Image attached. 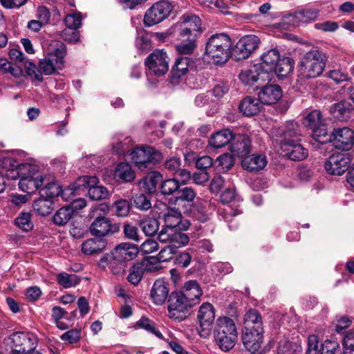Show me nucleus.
I'll use <instances>...</instances> for the list:
<instances>
[{"label":"nucleus","mask_w":354,"mask_h":354,"mask_svg":"<svg viewBox=\"0 0 354 354\" xmlns=\"http://www.w3.org/2000/svg\"><path fill=\"white\" fill-rule=\"evenodd\" d=\"M165 227L158 234V239L160 242H171L174 246L183 247L188 244L189 236L180 230H186L189 227L188 222L182 223V214L176 208L167 210L164 214Z\"/></svg>","instance_id":"obj_1"},{"label":"nucleus","mask_w":354,"mask_h":354,"mask_svg":"<svg viewBox=\"0 0 354 354\" xmlns=\"http://www.w3.org/2000/svg\"><path fill=\"white\" fill-rule=\"evenodd\" d=\"M264 326L261 313L254 308L248 310L243 318L242 342L245 348L254 353L259 350L263 341Z\"/></svg>","instance_id":"obj_2"},{"label":"nucleus","mask_w":354,"mask_h":354,"mask_svg":"<svg viewBox=\"0 0 354 354\" xmlns=\"http://www.w3.org/2000/svg\"><path fill=\"white\" fill-rule=\"evenodd\" d=\"M232 46V41L228 35H212L206 42L205 53L214 64L223 65L233 55Z\"/></svg>","instance_id":"obj_3"},{"label":"nucleus","mask_w":354,"mask_h":354,"mask_svg":"<svg viewBox=\"0 0 354 354\" xmlns=\"http://www.w3.org/2000/svg\"><path fill=\"white\" fill-rule=\"evenodd\" d=\"M326 55L314 49L306 53L300 59L298 77L300 80H309L319 77L326 65Z\"/></svg>","instance_id":"obj_4"},{"label":"nucleus","mask_w":354,"mask_h":354,"mask_svg":"<svg viewBox=\"0 0 354 354\" xmlns=\"http://www.w3.org/2000/svg\"><path fill=\"white\" fill-rule=\"evenodd\" d=\"M213 333L216 344L223 351L231 350L237 342L236 326L234 320L229 317L218 318Z\"/></svg>","instance_id":"obj_5"},{"label":"nucleus","mask_w":354,"mask_h":354,"mask_svg":"<svg viewBox=\"0 0 354 354\" xmlns=\"http://www.w3.org/2000/svg\"><path fill=\"white\" fill-rule=\"evenodd\" d=\"M131 160L136 167L147 171L162 159V153L154 148L148 146L135 147L130 153Z\"/></svg>","instance_id":"obj_6"},{"label":"nucleus","mask_w":354,"mask_h":354,"mask_svg":"<svg viewBox=\"0 0 354 354\" xmlns=\"http://www.w3.org/2000/svg\"><path fill=\"white\" fill-rule=\"evenodd\" d=\"M18 185L21 191L28 194L34 193L41 187L42 192L58 189L56 183L48 182L46 177L40 174L35 166L32 171H26V174L22 176Z\"/></svg>","instance_id":"obj_7"},{"label":"nucleus","mask_w":354,"mask_h":354,"mask_svg":"<svg viewBox=\"0 0 354 354\" xmlns=\"http://www.w3.org/2000/svg\"><path fill=\"white\" fill-rule=\"evenodd\" d=\"M56 48L39 62V70L45 75H48L57 70H61L64 66V57L66 55V47L61 41L56 43Z\"/></svg>","instance_id":"obj_8"},{"label":"nucleus","mask_w":354,"mask_h":354,"mask_svg":"<svg viewBox=\"0 0 354 354\" xmlns=\"http://www.w3.org/2000/svg\"><path fill=\"white\" fill-rule=\"evenodd\" d=\"M194 306H195L180 291L172 292L168 300L169 317L182 321L187 317Z\"/></svg>","instance_id":"obj_9"},{"label":"nucleus","mask_w":354,"mask_h":354,"mask_svg":"<svg viewBox=\"0 0 354 354\" xmlns=\"http://www.w3.org/2000/svg\"><path fill=\"white\" fill-rule=\"evenodd\" d=\"M172 10L173 6L169 1L161 0L155 3L145 15V26H152L162 21L170 15Z\"/></svg>","instance_id":"obj_10"},{"label":"nucleus","mask_w":354,"mask_h":354,"mask_svg":"<svg viewBox=\"0 0 354 354\" xmlns=\"http://www.w3.org/2000/svg\"><path fill=\"white\" fill-rule=\"evenodd\" d=\"M0 168L3 170L0 171V175H3L9 179H17L26 174V171H32L33 165L29 163L19 164L13 158H3L0 160Z\"/></svg>","instance_id":"obj_11"},{"label":"nucleus","mask_w":354,"mask_h":354,"mask_svg":"<svg viewBox=\"0 0 354 354\" xmlns=\"http://www.w3.org/2000/svg\"><path fill=\"white\" fill-rule=\"evenodd\" d=\"M148 75L163 76L169 69L168 57L166 52L155 50L145 60Z\"/></svg>","instance_id":"obj_12"},{"label":"nucleus","mask_w":354,"mask_h":354,"mask_svg":"<svg viewBox=\"0 0 354 354\" xmlns=\"http://www.w3.org/2000/svg\"><path fill=\"white\" fill-rule=\"evenodd\" d=\"M120 230L118 224L104 216H97L89 226L90 233L95 237L111 236Z\"/></svg>","instance_id":"obj_13"},{"label":"nucleus","mask_w":354,"mask_h":354,"mask_svg":"<svg viewBox=\"0 0 354 354\" xmlns=\"http://www.w3.org/2000/svg\"><path fill=\"white\" fill-rule=\"evenodd\" d=\"M330 142L337 149L351 150L354 146V129L347 127L334 128L330 133Z\"/></svg>","instance_id":"obj_14"},{"label":"nucleus","mask_w":354,"mask_h":354,"mask_svg":"<svg viewBox=\"0 0 354 354\" xmlns=\"http://www.w3.org/2000/svg\"><path fill=\"white\" fill-rule=\"evenodd\" d=\"M319 15L316 8H308L288 14L282 17V24L288 26H299L315 21Z\"/></svg>","instance_id":"obj_15"},{"label":"nucleus","mask_w":354,"mask_h":354,"mask_svg":"<svg viewBox=\"0 0 354 354\" xmlns=\"http://www.w3.org/2000/svg\"><path fill=\"white\" fill-rule=\"evenodd\" d=\"M260 39L254 35L243 37L236 43L233 49V56L236 60L248 58L259 47Z\"/></svg>","instance_id":"obj_16"},{"label":"nucleus","mask_w":354,"mask_h":354,"mask_svg":"<svg viewBox=\"0 0 354 354\" xmlns=\"http://www.w3.org/2000/svg\"><path fill=\"white\" fill-rule=\"evenodd\" d=\"M351 162L348 153L338 152L329 156L325 162L324 167L329 174L341 176L348 170Z\"/></svg>","instance_id":"obj_17"},{"label":"nucleus","mask_w":354,"mask_h":354,"mask_svg":"<svg viewBox=\"0 0 354 354\" xmlns=\"http://www.w3.org/2000/svg\"><path fill=\"white\" fill-rule=\"evenodd\" d=\"M180 38H197L202 32V22L199 17L193 14H184L180 17Z\"/></svg>","instance_id":"obj_18"},{"label":"nucleus","mask_w":354,"mask_h":354,"mask_svg":"<svg viewBox=\"0 0 354 354\" xmlns=\"http://www.w3.org/2000/svg\"><path fill=\"white\" fill-rule=\"evenodd\" d=\"M12 354H26L35 348V339L30 333L17 332L12 337Z\"/></svg>","instance_id":"obj_19"},{"label":"nucleus","mask_w":354,"mask_h":354,"mask_svg":"<svg viewBox=\"0 0 354 354\" xmlns=\"http://www.w3.org/2000/svg\"><path fill=\"white\" fill-rule=\"evenodd\" d=\"M62 192L59 190V188L57 189H53L46 190L45 194L48 196V198H39L35 200L32 204L34 211L41 216H46L50 214L54 209V203L51 198L59 194L62 195Z\"/></svg>","instance_id":"obj_20"},{"label":"nucleus","mask_w":354,"mask_h":354,"mask_svg":"<svg viewBox=\"0 0 354 354\" xmlns=\"http://www.w3.org/2000/svg\"><path fill=\"white\" fill-rule=\"evenodd\" d=\"M139 250L138 246L130 243H122L117 245L111 252L113 257L124 263L135 259Z\"/></svg>","instance_id":"obj_21"},{"label":"nucleus","mask_w":354,"mask_h":354,"mask_svg":"<svg viewBox=\"0 0 354 354\" xmlns=\"http://www.w3.org/2000/svg\"><path fill=\"white\" fill-rule=\"evenodd\" d=\"M251 140L246 134L234 135L230 146L231 151L236 156L243 157L250 153Z\"/></svg>","instance_id":"obj_22"},{"label":"nucleus","mask_w":354,"mask_h":354,"mask_svg":"<svg viewBox=\"0 0 354 354\" xmlns=\"http://www.w3.org/2000/svg\"><path fill=\"white\" fill-rule=\"evenodd\" d=\"M240 80L246 85H252L258 80L265 81L270 79L269 72H264L260 67L243 70L239 74Z\"/></svg>","instance_id":"obj_23"},{"label":"nucleus","mask_w":354,"mask_h":354,"mask_svg":"<svg viewBox=\"0 0 354 354\" xmlns=\"http://www.w3.org/2000/svg\"><path fill=\"white\" fill-rule=\"evenodd\" d=\"M280 148L281 155L292 160H303L308 156V151L299 142L285 143Z\"/></svg>","instance_id":"obj_24"},{"label":"nucleus","mask_w":354,"mask_h":354,"mask_svg":"<svg viewBox=\"0 0 354 354\" xmlns=\"http://www.w3.org/2000/svg\"><path fill=\"white\" fill-rule=\"evenodd\" d=\"M169 292V283L162 279L155 281L151 290V297L156 305H162L166 301Z\"/></svg>","instance_id":"obj_25"},{"label":"nucleus","mask_w":354,"mask_h":354,"mask_svg":"<svg viewBox=\"0 0 354 354\" xmlns=\"http://www.w3.org/2000/svg\"><path fill=\"white\" fill-rule=\"evenodd\" d=\"M98 183V178L93 176H82L79 178L75 183L74 185H73L71 187H68L67 189H65L62 192V197L64 198L66 195H75V192L77 190H88L90 187H94L97 186V184Z\"/></svg>","instance_id":"obj_26"},{"label":"nucleus","mask_w":354,"mask_h":354,"mask_svg":"<svg viewBox=\"0 0 354 354\" xmlns=\"http://www.w3.org/2000/svg\"><path fill=\"white\" fill-rule=\"evenodd\" d=\"M180 291L184 296L187 297L189 301L194 306L200 303L201 297L203 293L201 286L195 280H189L185 282Z\"/></svg>","instance_id":"obj_27"},{"label":"nucleus","mask_w":354,"mask_h":354,"mask_svg":"<svg viewBox=\"0 0 354 354\" xmlns=\"http://www.w3.org/2000/svg\"><path fill=\"white\" fill-rule=\"evenodd\" d=\"M281 91L278 85H267L259 93V100L261 104H272L281 97Z\"/></svg>","instance_id":"obj_28"},{"label":"nucleus","mask_w":354,"mask_h":354,"mask_svg":"<svg viewBox=\"0 0 354 354\" xmlns=\"http://www.w3.org/2000/svg\"><path fill=\"white\" fill-rule=\"evenodd\" d=\"M162 175L159 172H152L137 183L141 192L151 194L156 191L157 185L161 181Z\"/></svg>","instance_id":"obj_29"},{"label":"nucleus","mask_w":354,"mask_h":354,"mask_svg":"<svg viewBox=\"0 0 354 354\" xmlns=\"http://www.w3.org/2000/svg\"><path fill=\"white\" fill-rule=\"evenodd\" d=\"M198 319L203 330L208 329L215 319L214 308L209 303H203L198 312Z\"/></svg>","instance_id":"obj_30"},{"label":"nucleus","mask_w":354,"mask_h":354,"mask_svg":"<svg viewBox=\"0 0 354 354\" xmlns=\"http://www.w3.org/2000/svg\"><path fill=\"white\" fill-rule=\"evenodd\" d=\"M261 109V103L259 98L250 96L244 97L239 105V110L243 115L250 117L257 114Z\"/></svg>","instance_id":"obj_31"},{"label":"nucleus","mask_w":354,"mask_h":354,"mask_svg":"<svg viewBox=\"0 0 354 354\" xmlns=\"http://www.w3.org/2000/svg\"><path fill=\"white\" fill-rule=\"evenodd\" d=\"M107 241L104 239L92 238L86 240L82 244V251L87 255L101 253L105 250Z\"/></svg>","instance_id":"obj_32"},{"label":"nucleus","mask_w":354,"mask_h":354,"mask_svg":"<svg viewBox=\"0 0 354 354\" xmlns=\"http://www.w3.org/2000/svg\"><path fill=\"white\" fill-rule=\"evenodd\" d=\"M213 210L210 203L204 200H198L192 206L191 213L196 219L200 222H205L209 218V215Z\"/></svg>","instance_id":"obj_33"},{"label":"nucleus","mask_w":354,"mask_h":354,"mask_svg":"<svg viewBox=\"0 0 354 354\" xmlns=\"http://www.w3.org/2000/svg\"><path fill=\"white\" fill-rule=\"evenodd\" d=\"M300 142V133L299 124L295 122H290L286 124V129L281 134L280 140V147L282 145L292 144Z\"/></svg>","instance_id":"obj_34"},{"label":"nucleus","mask_w":354,"mask_h":354,"mask_svg":"<svg viewBox=\"0 0 354 354\" xmlns=\"http://www.w3.org/2000/svg\"><path fill=\"white\" fill-rule=\"evenodd\" d=\"M267 158L263 154H252L245 156L242 160V166L244 169L252 171L263 169L267 165Z\"/></svg>","instance_id":"obj_35"},{"label":"nucleus","mask_w":354,"mask_h":354,"mask_svg":"<svg viewBox=\"0 0 354 354\" xmlns=\"http://www.w3.org/2000/svg\"><path fill=\"white\" fill-rule=\"evenodd\" d=\"M233 138V133L229 129H222L212 135L209 145L213 148H221L230 143Z\"/></svg>","instance_id":"obj_36"},{"label":"nucleus","mask_w":354,"mask_h":354,"mask_svg":"<svg viewBox=\"0 0 354 354\" xmlns=\"http://www.w3.org/2000/svg\"><path fill=\"white\" fill-rule=\"evenodd\" d=\"M135 177V172L129 163L120 162L115 167L114 178L117 182H131L134 180Z\"/></svg>","instance_id":"obj_37"},{"label":"nucleus","mask_w":354,"mask_h":354,"mask_svg":"<svg viewBox=\"0 0 354 354\" xmlns=\"http://www.w3.org/2000/svg\"><path fill=\"white\" fill-rule=\"evenodd\" d=\"M103 263H106L109 266L111 272L115 275L123 274L125 271V263L115 259L111 253L106 254L100 259V264L102 265Z\"/></svg>","instance_id":"obj_38"},{"label":"nucleus","mask_w":354,"mask_h":354,"mask_svg":"<svg viewBox=\"0 0 354 354\" xmlns=\"http://www.w3.org/2000/svg\"><path fill=\"white\" fill-rule=\"evenodd\" d=\"M293 61L289 57H283L279 58V60L276 63L272 71L279 77H286L293 69Z\"/></svg>","instance_id":"obj_39"},{"label":"nucleus","mask_w":354,"mask_h":354,"mask_svg":"<svg viewBox=\"0 0 354 354\" xmlns=\"http://www.w3.org/2000/svg\"><path fill=\"white\" fill-rule=\"evenodd\" d=\"M139 225L146 236H153L158 231L160 223L156 218L145 217L140 221Z\"/></svg>","instance_id":"obj_40"},{"label":"nucleus","mask_w":354,"mask_h":354,"mask_svg":"<svg viewBox=\"0 0 354 354\" xmlns=\"http://www.w3.org/2000/svg\"><path fill=\"white\" fill-rule=\"evenodd\" d=\"M57 283L64 288H70L80 283V278L75 274H68L65 272L58 273L56 276Z\"/></svg>","instance_id":"obj_41"},{"label":"nucleus","mask_w":354,"mask_h":354,"mask_svg":"<svg viewBox=\"0 0 354 354\" xmlns=\"http://www.w3.org/2000/svg\"><path fill=\"white\" fill-rule=\"evenodd\" d=\"M145 270V264L143 262L134 263L129 269L127 280L133 285H137L140 281Z\"/></svg>","instance_id":"obj_42"},{"label":"nucleus","mask_w":354,"mask_h":354,"mask_svg":"<svg viewBox=\"0 0 354 354\" xmlns=\"http://www.w3.org/2000/svg\"><path fill=\"white\" fill-rule=\"evenodd\" d=\"M279 52L276 48H272L263 53L261 57L263 64L267 67L266 72L272 71L273 67L279 60Z\"/></svg>","instance_id":"obj_43"},{"label":"nucleus","mask_w":354,"mask_h":354,"mask_svg":"<svg viewBox=\"0 0 354 354\" xmlns=\"http://www.w3.org/2000/svg\"><path fill=\"white\" fill-rule=\"evenodd\" d=\"M73 209L70 205L60 208L53 216V221L57 225L63 226L71 218Z\"/></svg>","instance_id":"obj_44"},{"label":"nucleus","mask_w":354,"mask_h":354,"mask_svg":"<svg viewBox=\"0 0 354 354\" xmlns=\"http://www.w3.org/2000/svg\"><path fill=\"white\" fill-rule=\"evenodd\" d=\"M325 122L322 118V114L319 110H313L308 113L303 120V124L305 127L312 129Z\"/></svg>","instance_id":"obj_45"},{"label":"nucleus","mask_w":354,"mask_h":354,"mask_svg":"<svg viewBox=\"0 0 354 354\" xmlns=\"http://www.w3.org/2000/svg\"><path fill=\"white\" fill-rule=\"evenodd\" d=\"M189 58L181 57L176 59L172 68V79H178L188 71Z\"/></svg>","instance_id":"obj_46"},{"label":"nucleus","mask_w":354,"mask_h":354,"mask_svg":"<svg viewBox=\"0 0 354 354\" xmlns=\"http://www.w3.org/2000/svg\"><path fill=\"white\" fill-rule=\"evenodd\" d=\"M312 136L313 139L319 143L324 144L330 142V134H328L325 122L312 129Z\"/></svg>","instance_id":"obj_47"},{"label":"nucleus","mask_w":354,"mask_h":354,"mask_svg":"<svg viewBox=\"0 0 354 354\" xmlns=\"http://www.w3.org/2000/svg\"><path fill=\"white\" fill-rule=\"evenodd\" d=\"M180 181L176 178H168L162 181L160 185V192L163 195H171L179 190Z\"/></svg>","instance_id":"obj_48"},{"label":"nucleus","mask_w":354,"mask_h":354,"mask_svg":"<svg viewBox=\"0 0 354 354\" xmlns=\"http://www.w3.org/2000/svg\"><path fill=\"white\" fill-rule=\"evenodd\" d=\"M182 41L186 42H182L176 46V50L180 55H191L194 53L196 48V38H180Z\"/></svg>","instance_id":"obj_49"},{"label":"nucleus","mask_w":354,"mask_h":354,"mask_svg":"<svg viewBox=\"0 0 354 354\" xmlns=\"http://www.w3.org/2000/svg\"><path fill=\"white\" fill-rule=\"evenodd\" d=\"M133 203L136 208L147 211L151 207V196L144 192L136 194L133 199Z\"/></svg>","instance_id":"obj_50"},{"label":"nucleus","mask_w":354,"mask_h":354,"mask_svg":"<svg viewBox=\"0 0 354 354\" xmlns=\"http://www.w3.org/2000/svg\"><path fill=\"white\" fill-rule=\"evenodd\" d=\"M30 214L28 212H21L15 218V223L24 231L28 232L33 227L30 220Z\"/></svg>","instance_id":"obj_51"},{"label":"nucleus","mask_w":354,"mask_h":354,"mask_svg":"<svg viewBox=\"0 0 354 354\" xmlns=\"http://www.w3.org/2000/svg\"><path fill=\"white\" fill-rule=\"evenodd\" d=\"M137 326L146 330L147 331L151 333L158 338H162V333L156 328L154 323L147 317H142L136 323Z\"/></svg>","instance_id":"obj_52"},{"label":"nucleus","mask_w":354,"mask_h":354,"mask_svg":"<svg viewBox=\"0 0 354 354\" xmlns=\"http://www.w3.org/2000/svg\"><path fill=\"white\" fill-rule=\"evenodd\" d=\"M349 104L344 102L336 103L333 105L330 112L337 118H344L347 116L350 113Z\"/></svg>","instance_id":"obj_53"},{"label":"nucleus","mask_w":354,"mask_h":354,"mask_svg":"<svg viewBox=\"0 0 354 354\" xmlns=\"http://www.w3.org/2000/svg\"><path fill=\"white\" fill-rule=\"evenodd\" d=\"M89 197L93 201H99L106 198L109 195V191L103 186L90 187L88 190Z\"/></svg>","instance_id":"obj_54"},{"label":"nucleus","mask_w":354,"mask_h":354,"mask_svg":"<svg viewBox=\"0 0 354 354\" xmlns=\"http://www.w3.org/2000/svg\"><path fill=\"white\" fill-rule=\"evenodd\" d=\"M166 243H168L169 245L163 248L160 252L158 253V257L159 261L165 262L169 261L172 255L176 253V250L179 248L180 247H176L173 245V243L171 242H165Z\"/></svg>","instance_id":"obj_55"},{"label":"nucleus","mask_w":354,"mask_h":354,"mask_svg":"<svg viewBox=\"0 0 354 354\" xmlns=\"http://www.w3.org/2000/svg\"><path fill=\"white\" fill-rule=\"evenodd\" d=\"M115 212L118 216H126L130 212V204L126 199L116 201L113 203Z\"/></svg>","instance_id":"obj_56"},{"label":"nucleus","mask_w":354,"mask_h":354,"mask_svg":"<svg viewBox=\"0 0 354 354\" xmlns=\"http://www.w3.org/2000/svg\"><path fill=\"white\" fill-rule=\"evenodd\" d=\"M216 163L218 164V167H220L222 171H227L233 166L234 158L230 153H224L216 158Z\"/></svg>","instance_id":"obj_57"},{"label":"nucleus","mask_w":354,"mask_h":354,"mask_svg":"<svg viewBox=\"0 0 354 354\" xmlns=\"http://www.w3.org/2000/svg\"><path fill=\"white\" fill-rule=\"evenodd\" d=\"M319 354H342L339 344L335 341L327 340L322 345Z\"/></svg>","instance_id":"obj_58"},{"label":"nucleus","mask_w":354,"mask_h":354,"mask_svg":"<svg viewBox=\"0 0 354 354\" xmlns=\"http://www.w3.org/2000/svg\"><path fill=\"white\" fill-rule=\"evenodd\" d=\"M344 348L342 354H354V332L348 333L342 342Z\"/></svg>","instance_id":"obj_59"},{"label":"nucleus","mask_w":354,"mask_h":354,"mask_svg":"<svg viewBox=\"0 0 354 354\" xmlns=\"http://www.w3.org/2000/svg\"><path fill=\"white\" fill-rule=\"evenodd\" d=\"M67 28L77 29L82 23V15L80 13H73L66 16L64 19Z\"/></svg>","instance_id":"obj_60"},{"label":"nucleus","mask_w":354,"mask_h":354,"mask_svg":"<svg viewBox=\"0 0 354 354\" xmlns=\"http://www.w3.org/2000/svg\"><path fill=\"white\" fill-rule=\"evenodd\" d=\"M196 193L194 189L189 187H185L178 191L177 200H181L187 202H192L196 198Z\"/></svg>","instance_id":"obj_61"},{"label":"nucleus","mask_w":354,"mask_h":354,"mask_svg":"<svg viewBox=\"0 0 354 354\" xmlns=\"http://www.w3.org/2000/svg\"><path fill=\"white\" fill-rule=\"evenodd\" d=\"M181 167L180 158L174 156L168 158L165 162V168L171 174H176Z\"/></svg>","instance_id":"obj_62"},{"label":"nucleus","mask_w":354,"mask_h":354,"mask_svg":"<svg viewBox=\"0 0 354 354\" xmlns=\"http://www.w3.org/2000/svg\"><path fill=\"white\" fill-rule=\"evenodd\" d=\"M80 333L81 330L78 329L70 330L62 334L60 338L68 344H74L80 340Z\"/></svg>","instance_id":"obj_63"},{"label":"nucleus","mask_w":354,"mask_h":354,"mask_svg":"<svg viewBox=\"0 0 354 354\" xmlns=\"http://www.w3.org/2000/svg\"><path fill=\"white\" fill-rule=\"evenodd\" d=\"M61 37L65 41L76 42L79 40V32L77 29L66 28L61 32Z\"/></svg>","instance_id":"obj_64"}]
</instances>
